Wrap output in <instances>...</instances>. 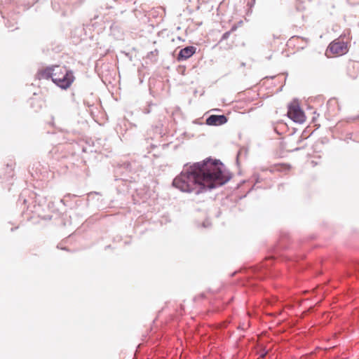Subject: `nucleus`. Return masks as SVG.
<instances>
[{"instance_id":"1","label":"nucleus","mask_w":359,"mask_h":359,"mask_svg":"<svg viewBox=\"0 0 359 359\" xmlns=\"http://www.w3.org/2000/svg\"><path fill=\"white\" fill-rule=\"evenodd\" d=\"M230 179L222 163L207 160L184 168L172 182L183 192L200 194L207 189L221 186Z\"/></svg>"},{"instance_id":"2","label":"nucleus","mask_w":359,"mask_h":359,"mask_svg":"<svg viewBox=\"0 0 359 359\" xmlns=\"http://www.w3.org/2000/svg\"><path fill=\"white\" fill-rule=\"evenodd\" d=\"M53 82L63 89L70 87L74 80V76L71 71L65 67L58 65L53 66Z\"/></svg>"},{"instance_id":"3","label":"nucleus","mask_w":359,"mask_h":359,"mask_svg":"<svg viewBox=\"0 0 359 359\" xmlns=\"http://www.w3.org/2000/svg\"><path fill=\"white\" fill-rule=\"evenodd\" d=\"M348 50V46L345 42L336 39L330 43L325 51V55L327 57H338L346 54Z\"/></svg>"},{"instance_id":"4","label":"nucleus","mask_w":359,"mask_h":359,"mask_svg":"<svg viewBox=\"0 0 359 359\" xmlns=\"http://www.w3.org/2000/svg\"><path fill=\"white\" fill-rule=\"evenodd\" d=\"M287 116L293 121L298 123H303L306 121L304 111L302 109L299 102L296 100L289 104Z\"/></svg>"},{"instance_id":"5","label":"nucleus","mask_w":359,"mask_h":359,"mask_svg":"<svg viewBox=\"0 0 359 359\" xmlns=\"http://www.w3.org/2000/svg\"><path fill=\"white\" fill-rule=\"evenodd\" d=\"M227 122L224 115H211L206 119V123L210 126H220Z\"/></svg>"},{"instance_id":"6","label":"nucleus","mask_w":359,"mask_h":359,"mask_svg":"<svg viewBox=\"0 0 359 359\" xmlns=\"http://www.w3.org/2000/svg\"><path fill=\"white\" fill-rule=\"evenodd\" d=\"M196 48L194 46H187L182 48L177 56V60H185L191 57L195 53Z\"/></svg>"},{"instance_id":"7","label":"nucleus","mask_w":359,"mask_h":359,"mask_svg":"<svg viewBox=\"0 0 359 359\" xmlns=\"http://www.w3.org/2000/svg\"><path fill=\"white\" fill-rule=\"evenodd\" d=\"M53 66L46 68H42L38 71L36 74V78L39 80L48 79L51 78L53 80Z\"/></svg>"},{"instance_id":"8","label":"nucleus","mask_w":359,"mask_h":359,"mask_svg":"<svg viewBox=\"0 0 359 359\" xmlns=\"http://www.w3.org/2000/svg\"><path fill=\"white\" fill-rule=\"evenodd\" d=\"M355 62H350L348 64V66H347L348 71L350 72L351 69H354L355 68Z\"/></svg>"},{"instance_id":"9","label":"nucleus","mask_w":359,"mask_h":359,"mask_svg":"<svg viewBox=\"0 0 359 359\" xmlns=\"http://www.w3.org/2000/svg\"><path fill=\"white\" fill-rule=\"evenodd\" d=\"M230 33H231V32H225V33L222 35V40H225V39H226L229 36Z\"/></svg>"},{"instance_id":"10","label":"nucleus","mask_w":359,"mask_h":359,"mask_svg":"<svg viewBox=\"0 0 359 359\" xmlns=\"http://www.w3.org/2000/svg\"><path fill=\"white\" fill-rule=\"evenodd\" d=\"M280 166L283 168V169L284 170H290V165H286V164H283V165H280Z\"/></svg>"},{"instance_id":"11","label":"nucleus","mask_w":359,"mask_h":359,"mask_svg":"<svg viewBox=\"0 0 359 359\" xmlns=\"http://www.w3.org/2000/svg\"><path fill=\"white\" fill-rule=\"evenodd\" d=\"M300 39V37H299V36H292L290 40H295V39Z\"/></svg>"}]
</instances>
